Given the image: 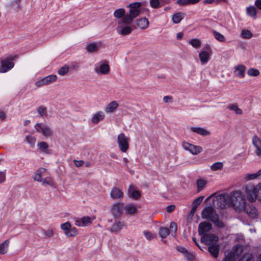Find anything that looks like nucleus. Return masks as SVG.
<instances>
[{"instance_id": "52", "label": "nucleus", "mask_w": 261, "mask_h": 261, "mask_svg": "<svg viewBox=\"0 0 261 261\" xmlns=\"http://www.w3.org/2000/svg\"><path fill=\"white\" fill-rule=\"evenodd\" d=\"M69 71V67L67 66H64L61 67L58 71L59 74L61 75H64Z\"/></svg>"}, {"instance_id": "36", "label": "nucleus", "mask_w": 261, "mask_h": 261, "mask_svg": "<svg viewBox=\"0 0 261 261\" xmlns=\"http://www.w3.org/2000/svg\"><path fill=\"white\" fill-rule=\"evenodd\" d=\"M247 14L250 17H256L257 14L256 9L254 6H251L247 8L246 10Z\"/></svg>"}, {"instance_id": "16", "label": "nucleus", "mask_w": 261, "mask_h": 261, "mask_svg": "<svg viewBox=\"0 0 261 261\" xmlns=\"http://www.w3.org/2000/svg\"><path fill=\"white\" fill-rule=\"evenodd\" d=\"M123 208V204L115 203L112 205L111 211L115 217H119L121 216Z\"/></svg>"}, {"instance_id": "22", "label": "nucleus", "mask_w": 261, "mask_h": 261, "mask_svg": "<svg viewBox=\"0 0 261 261\" xmlns=\"http://www.w3.org/2000/svg\"><path fill=\"white\" fill-rule=\"evenodd\" d=\"M219 245L218 244H214L208 247V251L214 257L217 258L219 252Z\"/></svg>"}, {"instance_id": "45", "label": "nucleus", "mask_w": 261, "mask_h": 261, "mask_svg": "<svg viewBox=\"0 0 261 261\" xmlns=\"http://www.w3.org/2000/svg\"><path fill=\"white\" fill-rule=\"evenodd\" d=\"M77 234V229L75 227H71L67 232L65 234L68 237H72L75 236Z\"/></svg>"}, {"instance_id": "64", "label": "nucleus", "mask_w": 261, "mask_h": 261, "mask_svg": "<svg viewBox=\"0 0 261 261\" xmlns=\"http://www.w3.org/2000/svg\"><path fill=\"white\" fill-rule=\"evenodd\" d=\"M175 208V206L173 204L168 205L166 207V211L168 213H171L173 212Z\"/></svg>"}, {"instance_id": "31", "label": "nucleus", "mask_w": 261, "mask_h": 261, "mask_svg": "<svg viewBox=\"0 0 261 261\" xmlns=\"http://www.w3.org/2000/svg\"><path fill=\"white\" fill-rule=\"evenodd\" d=\"M124 210L126 214L129 215L134 214L137 211V208L135 205L132 203L126 204L124 207Z\"/></svg>"}, {"instance_id": "48", "label": "nucleus", "mask_w": 261, "mask_h": 261, "mask_svg": "<svg viewBox=\"0 0 261 261\" xmlns=\"http://www.w3.org/2000/svg\"><path fill=\"white\" fill-rule=\"evenodd\" d=\"M247 74L249 76H257L259 74V71L258 69L251 68L248 70Z\"/></svg>"}, {"instance_id": "23", "label": "nucleus", "mask_w": 261, "mask_h": 261, "mask_svg": "<svg viewBox=\"0 0 261 261\" xmlns=\"http://www.w3.org/2000/svg\"><path fill=\"white\" fill-rule=\"evenodd\" d=\"M46 171V169L45 168H40L38 169L34 176V180L39 182L42 181V177L44 175Z\"/></svg>"}, {"instance_id": "50", "label": "nucleus", "mask_w": 261, "mask_h": 261, "mask_svg": "<svg viewBox=\"0 0 261 261\" xmlns=\"http://www.w3.org/2000/svg\"><path fill=\"white\" fill-rule=\"evenodd\" d=\"M256 187V199L261 201V183L255 186Z\"/></svg>"}, {"instance_id": "40", "label": "nucleus", "mask_w": 261, "mask_h": 261, "mask_svg": "<svg viewBox=\"0 0 261 261\" xmlns=\"http://www.w3.org/2000/svg\"><path fill=\"white\" fill-rule=\"evenodd\" d=\"M236 256L234 253L230 252L225 256L223 261H236Z\"/></svg>"}, {"instance_id": "14", "label": "nucleus", "mask_w": 261, "mask_h": 261, "mask_svg": "<svg viewBox=\"0 0 261 261\" xmlns=\"http://www.w3.org/2000/svg\"><path fill=\"white\" fill-rule=\"evenodd\" d=\"M121 23L124 22H120V20L118 22V27L117 28V33L122 35H126L131 33L132 29L130 27L127 25H122Z\"/></svg>"}, {"instance_id": "26", "label": "nucleus", "mask_w": 261, "mask_h": 261, "mask_svg": "<svg viewBox=\"0 0 261 261\" xmlns=\"http://www.w3.org/2000/svg\"><path fill=\"white\" fill-rule=\"evenodd\" d=\"M136 24L139 28L145 29L148 26L149 21L146 18H141L136 20Z\"/></svg>"}, {"instance_id": "44", "label": "nucleus", "mask_w": 261, "mask_h": 261, "mask_svg": "<svg viewBox=\"0 0 261 261\" xmlns=\"http://www.w3.org/2000/svg\"><path fill=\"white\" fill-rule=\"evenodd\" d=\"M241 36L244 39H250L252 37V33L248 30H243L241 32Z\"/></svg>"}, {"instance_id": "34", "label": "nucleus", "mask_w": 261, "mask_h": 261, "mask_svg": "<svg viewBox=\"0 0 261 261\" xmlns=\"http://www.w3.org/2000/svg\"><path fill=\"white\" fill-rule=\"evenodd\" d=\"M227 109L233 111L237 115H241L243 114L242 110L240 109L237 104H231L227 106Z\"/></svg>"}, {"instance_id": "20", "label": "nucleus", "mask_w": 261, "mask_h": 261, "mask_svg": "<svg viewBox=\"0 0 261 261\" xmlns=\"http://www.w3.org/2000/svg\"><path fill=\"white\" fill-rule=\"evenodd\" d=\"M128 194L130 197L138 199L140 197V193L137 190V188L133 185L131 184L128 189Z\"/></svg>"}, {"instance_id": "4", "label": "nucleus", "mask_w": 261, "mask_h": 261, "mask_svg": "<svg viewBox=\"0 0 261 261\" xmlns=\"http://www.w3.org/2000/svg\"><path fill=\"white\" fill-rule=\"evenodd\" d=\"M141 5L140 2H136L129 4L128 6L129 8V13L122 18L120 22H124L126 24H130L133 20L140 14Z\"/></svg>"}, {"instance_id": "15", "label": "nucleus", "mask_w": 261, "mask_h": 261, "mask_svg": "<svg viewBox=\"0 0 261 261\" xmlns=\"http://www.w3.org/2000/svg\"><path fill=\"white\" fill-rule=\"evenodd\" d=\"M92 223L91 218L88 217H83L81 219H75L74 224L77 226L84 227L90 225Z\"/></svg>"}, {"instance_id": "21", "label": "nucleus", "mask_w": 261, "mask_h": 261, "mask_svg": "<svg viewBox=\"0 0 261 261\" xmlns=\"http://www.w3.org/2000/svg\"><path fill=\"white\" fill-rule=\"evenodd\" d=\"M111 197L114 199H118L123 197V192L117 187H114L110 193Z\"/></svg>"}, {"instance_id": "57", "label": "nucleus", "mask_w": 261, "mask_h": 261, "mask_svg": "<svg viewBox=\"0 0 261 261\" xmlns=\"http://www.w3.org/2000/svg\"><path fill=\"white\" fill-rule=\"evenodd\" d=\"M26 140H27L28 142L32 146H34L35 143L36 139L34 137L27 136L26 137Z\"/></svg>"}, {"instance_id": "8", "label": "nucleus", "mask_w": 261, "mask_h": 261, "mask_svg": "<svg viewBox=\"0 0 261 261\" xmlns=\"http://www.w3.org/2000/svg\"><path fill=\"white\" fill-rule=\"evenodd\" d=\"M35 128L37 132L41 133L44 137H48L51 135L52 132L50 127L47 125L38 123L35 124Z\"/></svg>"}, {"instance_id": "5", "label": "nucleus", "mask_w": 261, "mask_h": 261, "mask_svg": "<svg viewBox=\"0 0 261 261\" xmlns=\"http://www.w3.org/2000/svg\"><path fill=\"white\" fill-rule=\"evenodd\" d=\"M17 58V56L8 57L1 61V65L0 67V72L5 73L8 70L11 69L14 66V63L12 62Z\"/></svg>"}, {"instance_id": "2", "label": "nucleus", "mask_w": 261, "mask_h": 261, "mask_svg": "<svg viewBox=\"0 0 261 261\" xmlns=\"http://www.w3.org/2000/svg\"><path fill=\"white\" fill-rule=\"evenodd\" d=\"M240 191H235L232 192L231 195L223 194L217 195L213 200V205L217 206L221 209L226 208L227 207L232 205L234 208V204L238 202V197L234 194L237 193H240Z\"/></svg>"}, {"instance_id": "11", "label": "nucleus", "mask_w": 261, "mask_h": 261, "mask_svg": "<svg viewBox=\"0 0 261 261\" xmlns=\"http://www.w3.org/2000/svg\"><path fill=\"white\" fill-rule=\"evenodd\" d=\"M94 71L98 74H107L110 72V66L107 63L100 62L95 65Z\"/></svg>"}, {"instance_id": "3", "label": "nucleus", "mask_w": 261, "mask_h": 261, "mask_svg": "<svg viewBox=\"0 0 261 261\" xmlns=\"http://www.w3.org/2000/svg\"><path fill=\"white\" fill-rule=\"evenodd\" d=\"M201 217L204 219L212 222L219 228H223L224 223L219 219V216L212 206H206L201 211Z\"/></svg>"}, {"instance_id": "46", "label": "nucleus", "mask_w": 261, "mask_h": 261, "mask_svg": "<svg viewBox=\"0 0 261 261\" xmlns=\"http://www.w3.org/2000/svg\"><path fill=\"white\" fill-rule=\"evenodd\" d=\"M223 166L222 162H216L211 166V169L213 171L220 170L223 168Z\"/></svg>"}, {"instance_id": "55", "label": "nucleus", "mask_w": 261, "mask_h": 261, "mask_svg": "<svg viewBox=\"0 0 261 261\" xmlns=\"http://www.w3.org/2000/svg\"><path fill=\"white\" fill-rule=\"evenodd\" d=\"M38 146L39 147L40 149L42 151H45V150L48 147V144L45 142H41L38 143Z\"/></svg>"}, {"instance_id": "38", "label": "nucleus", "mask_w": 261, "mask_h": 261, "mask_svg": "<svg viewBox=\"0 0 261 261\" xmlns=\"http://www.w3.org/2000/svg\"><path fill=\"white\" fill-rule=\"evenodd\" d=\"M212 33L214 37L216 40L222 42H225V39L224 36L222 34L215 30H213Z\"/></svg>"}, {"instance_id": "6", "label": "nucleus", "mask_w": 261, "mask_h": 261, "mask_svg": "<svg viewBox=\"0 0 261 261\" xmlns=\"http://www.w3.org/2000/svg\"><path fill=\"white\" fill-rule=\"evenodd\" d=\"M129 138L124 134H120L117 137L118 147L122 152H126L129 148Z\"/></svg>"}, {"instance_id": "61", "label": "nucleus", "mask_w": 261, "mask_h": 261, "mask_svg": "<svg viewBox=\"0 0 261 261\" xmlns=\"http://www.w3.org/2000/svg\"><path fill=\"white\" fill-rule=\"evenodd\" d=\"M177 4L179 6L189 5L188 0H178Z\"/></svg>"}, {"instance_id": "56", "label": "nucleus", "mask_w": 261, "mask_h": 261, "mask_svg": "<svg viewBox=\"0 0 261 261\" xmlns=\"http://www.w3.org/2000/svg\"><path fill=\"white\" fill-rule=\"evenodd\" d=\"M184 255L185 258L189 261L193 260L194 259V255L192 252L188 251Z\"/></svg>"}, {"instance_id": "53", "label": "nucleus", "mask_w": 261, "mask_h": 261, "mask_svg": "<svg viewBox=\"0 0 261 261\" xmlns=\"http://www.w3.org/2000/svg\"><path fill=\"white\" fill-rule=\"evenodd\" d=\"M42 184L43 186L49 185L52 186L53 185V181L51 178H44L42 180Z\"/></svg>"}, {"instance_id": "54", "label": "nucleus", "mask_w": 261, "mask_h": 261, "mask_svg": "<svg viewBox=\"0 0 261 261\" xmlns=\"http://www.w3.org/2000/svg\"><path fill=\"white\" fill-rule=\"evenodd\" d=\"M71 227V224L68 222L63 223L61 225V228L64 231L65 233H66V232H67Z\"/></svg>"}, {"instance_id": "1", "label": "nucleus", "mask_w": 261, "mask_h": 261, "mask_svg": "<svg viewBox=\"0 0 261 261\" xmlns=\"http://www.w3.org/2000/svg\"><path fill=\"white\" fill-rule=\"evenodd\" d=\"M234 195L238 197V202L234 204V209L239 212H244L249 217L254 218L257 216V211L252 203L246 204V199L242 192L237 193Z\"/></svg>"}, {"instance_id": "7", "label": "nucleus", "mask_w": 261, "mask_h": 261, "mask_svg": "<svg viewBox=\"0 0 261 261\" xmlns=\"http://www.w3.org/2000/svg\"><path fill=\"white\" fill-rule=\"evenodd\" d=\"M200 240L201 243H203L205 245H212L218 241L219 238L213 233H207L202 236Z\"/></svg>"}, {"instance_id": "49", "label": "nucleus", "mask_w": 261, "mask_h": 261, "mask_svg": "<svg viewBox=\"0 0 261 261\" xmlns=\"http://www.w3.org/2000/svg\"><path fill=\"white\" fill-rule=\"evenodd\" d=\"M37 112L41 117L47 115L46 109L44 106H40L37 109Z\"/></svg>"}, {"instance_id": "10", "label": "nucleus", "mask_w": 261, "mask_h": 261, "mask_svg": "<svg viewBox=\"0 0 261 261\" xmlns=\"http://www.w3.org/2000/svg\"><path fill=\"white\" fill-rule=\"evenodd\" d=\"M57 80V75L55 74H51L42 78L41 80L36 82L35 85L37 87H40L44 85H47L51 83L55 82Z\"/></svg>"}, {"instance_id": "24", "label": "nucleus", "mask_w": 261, "mask_h": 261, "mask_svg": "<svg viewBox=\"0 0 261 261\" xmlns=\"http://www.w3.org/2000/svg\"><path fill=\"white\" fill-rule=\"evenodd\" d=\"M246 67L243 65H238L234 67V72L236 75L240 77H244L245 76V71Z\"/></svg>"}, {"instance_id": "37", "label": "nucleus", "mask_w": 261, "mask_h": 261, "mask_svg": "<svg viewBox=\"0 0 261 261\" xmlns=\"http://www.w3.org/2000/svg\"><path fill=\"white\" fill-rule=\"evenodd\" d=\"M184 14L180 12L176 13L173 15L172 17V20L175 23H179L183 19Z\"/></svg>"}, {"instance_id": "39", "label": "nucleus", "mask_w": 261, "mask_h": 261, "mask_svg": "<svg viewBox=\"0 0 261 261\" xmlns=\"http://www.w3.org/2000/svg\"><path fill=\"white\" fill-rule=\"evenodd\" d=\"M114 16L117 18H120L125 16V10L122 8L118 9L114 12Z\"/></svg>"}, {"instance_id": "17", "label": "nucleus", "mask_w": 261, "mask_h": 261, "mask_svg": "<svg viewBox=\"0 0 261 261\" xmlns=\"http://www.w3.org/2000/svg\"><path fill=\"white\" fill-rule=\"evenodd\" d=\"M125 227H126V225L124 221L116 220L114 224L109 229V231L114 233H118Z\"/></svg>"}, {"instance_id": "18", "label": "nucleus", "mask_w": 261, "mask_h": 261, "mask_svg": "<svg viewBox=\"0 0 261 261\" xmlns=\"http://www.w3.org/2000/svg\"><path fill=\"white\" fill-rule=\"evenodd\" d=\"M252 144L255 148V153L259 157H261V139L257 136L252 138Z\"/></svg>"}, {"instance_id": "41", "label": "nucleus", "mask_w": 261, "mask_h": 261, "mask_svg": "<svg viewBox=\"0 0 261 261\" xmlns=\"http://www.w3.org/2000/svg\"><path fill=\"white\" fill-rule=\"evenodd\" d=\"M159 233L162 238H166L169 234V230L167 227H161Z\"/></svg>"}, {"instance_id": "51", "label": "nucleus", "mask_w": 261, "mask_h": 261, "mask_svg": "<svg viewBox=\"0 0 261 261\" xmlns=\"http://www.w3.org/2000/svg\"><path fill=\"white\" fill-rule=\"evenodd\" d=\"M206 182L202 179H198L197 182V190L198 192H200L203 188L205 186Z\"/></svg>"}, {"instance_id": "62", "label": "nucleus", "mask_w": 261, "mask_h": 261, "mask_svg": "<svg viewBox=\"0 0 261 261\" xmlns=\"http://www.w3.org/2000/svg\"><path fill=\"white\" fill-rule=\"evenodd\" d=\"M163 100L165 103L172 102L173 101V98L170 96H165L163 98Z\"/></svg>"}, {"instance_id": "29", "label": "nucleus", "mask_w": 261, "mask_h": 261, "mask_svg": "<svg viewBox=\"0 0 261 261\" xmlns=\"http://www.w3.org/2000/svg\"><path fill=\"white\" fill-rule=\"evenodd\" d=\"M118 107V103L116 101H112L110 102L105 109L106 112L108 113H113Z\"/></svg>"}, {"instance_id": "43", "label": "nucleus", "mask_w": 261, "mask_h": 261, "mask_svg": "<svg viewBox=\"0 0 261 261\" xmlns=\"http://www.w3.org/2000/svg\"><path fill=\"white\" fill-rule=\"evenodd\" d=\"M189 43L196 48H199L201 44V41L198 39H192L189 41Z\"/></svg>"}, {"instance_id": "58", "label": "nucleus", "mask_w": 261, "mask_h": 261, "mask_svg": "<svg viewBox=\"0 0 261 261\" xmlns=\"http://www.w3.org/2000/svg\"><path fill=\"white\" fill-rule=\"evenodd\" d=\"M143 234L148 240H150L154 238V236L149 231H144Z\"/></svg>"}, {"instance_id": "27", "label": "nucleus", "mask_w": 261, "mask_h": 261, "mask_svg": "<svg viewBox=\"0 0 261 261\" xmlns=\"http://www.w3.org/2000/svg\"><path fill=\"white\" fill-rule=\"evenodd\" d=\"M204 198V196H201L195 199L193 202V207L190 211V215H193L196 212L198 206L200 204Z\"/></svg>"}, {"instance_id": "28", "label": "nucleus", "mask_w": 261, "mask_h": 261, "mask_svg": "<svg viewBox=\"0 0 261 261\" xmlns=\"http://www.w3.org/2000/svg\"><path fill=\"white\" fill-rule=\"evenodd\" d=\"M199 57L202 65L207 63L210 59V55L206 51H202L200 53Z\"/></svg>"}, {"instance_id": "32", "label": "nucleus", "mask_w": 261, "mask_h": 261, "mask_svg": "<svg viewBox=\"0 0 261 261\" xmlns=\"http://www.w3.org/2000/svg\"><path fill=\"white\" fill-rule=\"evenodd\" d=\"M104 113L101 111H99L93 115V116L92 118V122L93 123L96 124L99 121L102 120L104 118Z\"/></svg>"}, {"instance_id": "30", "label": "nucleus", "mask_w": 261, "mask_h": 261, "mask_svg": "<svg viewBox=\"0 0 261 261\" xmlns=\"http://www.w3.org/2000/svg\"><path fill=\"white\" fill-rule=\"evenodd\" d=\"M191 130L192 132L196 133H197L199 135H200L201 136H207L210 134V133L208 130L205 129L203 128L200 127H193L191 128Z\"/></svg>"}, {"instance_id": "60", "label": "nucleus", "mask_w": 261, "mask_h": 261, "mask_svg": "<svg viewBox=\"0 0 261 261\" xmlns=\"http://www.w3.org/2000/svg\"><path fill=\"white\" fill-rule=\"evenodd\" d=\"M170 228L171 231H173L174 233L176 232L177 230V226L175 222H171L170 225Z\"/></svg>"}, {"instance_id": "19", "label": "nucleus", "mask_w": 261, "mask_h": 261, "mask_svg": "<svg viewBox=\"0 0 261 261\" xmlns=\"http://www.w3.org/2000/svg\"><path fill=\"white\" fill-rule=\"evenodd\" d=\"M100 47V42L88 43L86 45V49L88 53H93L98 51Z\"/></svg>"}, {"instance_id": "12", "label": "nucleus", "mask_w": 261, "mask_h": 261, "mask_svg": "<svg viewBox=\"0 0 261 261\" xmlns=\"http://www.w3.org/2000/svg\"><path fill=\"white\" fill-rule=\"evenodd\" d=\"M182 146L185 150H188L193 154H197L202 151V148L201 146H195L188 142H184Z\"/></svg>"}, {"instance_id": "33", "label": "nucleus", "mask_w": 261, "mask_h": 261, "mask_svg": "<svg viewBox=\"0 0 261 261\" xmlns=\"http://www.w3.org/2000/svg\"><path fill=\"white\" fill-rule=\"evenodd\" d=\"M239 261H254L253 257L251 254L246 253L241 256ZM257 261H261V253L259 254Z\"/></svg>"}, {"instance_id": "13", "label": "nucleus", "mask_w": 261, "mask_h": 261, "mask_svg": "<svg viewBox=\"0 0 261 261\" xmlns=\"http://www.w3.org/2000/svg\"><path fill=\"white\" fill-rule=\"evenodd\" d=\"M212 225L209 222L204 221L199 223L198 225V233L200 236L207 234L212 229Z\"/></svg>"}, {"instance_id": "25", "label": "nucleus", "mask_w": 261, "mask_h": 261, "mask_svg": "<svg viewBox=\"0 0 261 261\" xmlns=\"http://www.w3.org/2000/svg\"><path fill=\"white\" fill-rule=\"evenodd\" d=\"M21 2V0H12L8 4L7 7L15 11H18L20 9Z\"/></svg>"}, {"instance_id": "35", "label": "nucleus", "mask_w": 261, "mask_h": 261, "mask_svg": "<svg viewBox=\"0 0 261 261\" xmlns=\"http://www.w3.org/2000/svg\"><path fill=\"white\" fill-rule=\"evenodd\" d=\"M9 244V241L7 240L0 244V254H4L7 252Z\"/></svg>"}, {"instance_id": "42", "label": "nucleus", "mask_w": 261, "mask_h": 261, "mask_svg": "<svg viewBox=\"0 0 261 261\" xmlns=\"http://www.w3.org/2000/svg\"><path fill=\"white\" fill-rule=\"evenodd\" d=\"M258 177H261V169L255 173L247 174L246 178L247 180H251Z\"/></svg>"}, {"instance_id": "63", "label": "nucleus", "mask_w": 261, "mask_h": 261, "mask_svg": "<svg viewBox=\"0 0 261 261\" xmlns=\"http://www.w3.org/2000/svg\"><path fill=\"white\" fill-rule=\"evenodd\" d=\"M6 179L5 172H0V184L3 182Z\"/></svg>"}, {"instance_id": "9", "label": "nucleus", "mask_w": 261, "mask_h": 261, "mask_svg": "<svg viewBox=\"0 0 261 261\" xmlns=\"http://www.w3.org/2000/svg\"><path fill=\"white\" fill-rule=\"evenodd\" d=\"M246 194L248 200L250 202L254 201L256 199V187L252 184H248L246 186Z\"/></svg>"}, {"instance_id": "59", "label": "nucleus", "mask_w": 261, "mask_h": 261, "mask_svg": "<svg viewBox=\"0 0 261 261\" xmlns=\"http://www.w3.org/2000/svg\"><path fill=\"white\" fill-rule=\"evenodd\" d=\"M43 233L47 237L50 238L53 236V230L51 229H48L47 230H43Z\"/></svg>"}, {"instance_id": "47", "label": "nucleus", "mask_w": 261, "mask_h": 261, "mask_svg": "<svg viewBox=\"0 0 261 261\" xmlns=\"http://www.w3.org/2000/svg\"><path fill=\"white\" fill-rule=\"evenodd\" d=\"M163 0H150V5L152 8L156 9L162 5L161 3Z\"/></svg>"}]
</instances>
